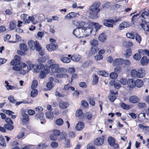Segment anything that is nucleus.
<instances>
[{
  "label": "nucleus",
  "mask_w": 149,
  "mask_h": 149,
  "mask_svg": "<svg viewBox=\"0 0 149 149\" xmlns=\"http://www.w3.org/2000/svg\"><path fill=\"white\" fill-rule=\"evenodd\" d=\"M101 5L99 1H96L93 3L89 8V17L92 19H96L98 17V13L100 11L99 7Z\"/></svg>",
  "instance_id": "1"
},
{
  "label": "nucleus",
  "mask_w": 149,
  "mask_h": 149,
  "mask_svg": "<svg viewBox=\"0 0 149 149\" xmlns=\"http://www.w3.org/2000/svg\"><path fill=\"white\" fill-rule=\"evenodd\" d=\"M140 18L142 22L144 21L145 22L149 23V10L145 9L141 13Z\"/></svg>",
  "instance_id": "2"
},
{
  "label": "nucleus",
  "mask_w": 149,
  "mask_h": 149,
  "mask_svg": "<svg viewBox=\"0 0 149 149\" xmlns=\"http://www.w3.org/2000/svg\"><path fill=\"white\" fill-rule=\"evenodd\" d=\"M49 136L51 140L53 141H56L57 139V137L61 134L60 131L58 130L55 129L49 132Z\"/></svg>",
  "instance_id": "3"
},
{
  "label": "nucleus",
  "mask_w": 149,
  "mask_h": 149,
  "mask_svg": "<svg viewBox=\"0 0 149 149\" xmlns=\"http://www.w3.org/2000/svg\"><path fill=\"white\" fill-rule=\"evenodd\" d=\"M36 119L40 120V123L42 124H44L46 123V120L44 117V114L42 112H38L35 116Z\"/></svg>",
  "instance_id": "4"
},
{
  "label": "nucleus",
  "mask_w": 149,
  "mask_h": 149,
  "mask_svg": "<svg viewBox=\"0 0 149 149\" xmlns=\"http://www.w3.org/2000/svg\"><path fill=\"white\" fill-rule=\"evenodd\" d=\"M15 59H13L11 60L10 63V64L12 65L16 66L20 64V62L21 61L20 57L18 55H16L14 57Z\"/></svg>",
  "instance_id": "5"
},
{
  "label": "nucleus",
  "mask_w": 149,
  "mask_h": 149,
  "mask_svg": "<svg viewBox=\"0 0 149 149\" xmlns=\"http://www.w3.org/2000/svg\"><path fill=\"white\" fill-rule=\"evenodd\" d=\"M80 29L78 28L74 29L73 32V34L76 37L79 38L83 37L82 33L83 31L82 30H80Z\"/></svg>",
  "instance_id": "6"
},
{
  "label": "nucleus",
  "mask_w": 149,
  "mask_h": 149,
  "mask_svg": "<svg viewBox=\"0 0 149 149\" xmlns=\"http://www.w3.org/2000/svg\"><path fill=\"white\" fill-rule=\"evenodd\" d=\"M108 141L109 144L111 146L114 147V148H118L119 145L117 143H115V139L112 137H110L108 139Z\"/></svg>",
  "instance_id": "7"
},
{
  "label": "nucleus",
  "mask_w": 149,
  "mask_h": 149,
  "mask_svg": "<svg viewBox=\"0 0 149 149\" xmlns=\"http://www.w3.org/2000/svg\"><path fill=\"white\" fill-rule=\"evenodd\" d=\"M88 26L85 27L83 28V32L86 33V36L90 35L92 31V26H91L88 23Z\"/></svg>",
  "instance_id": "8"
},
{
  "label": "nucleus",
  "mask_w": 149,
  "mask_h": 149,
  "mask_svg": "<svg viewBox=\"0 0 149 149\" xmlns=\"http://www.w3.org/2000/svg\"><path fill=\"white\" fill-rule=\"evenodd\" d=\"M104 136H102V137H98L94 141L95 144L97 146H100L102 145L104 141Z\"/></svg>",
  "instance_id": "9"
},
{
  "label": "nucleus",
  "mask_w": 149,
  "mask_h": 149,
  "mask_svg": "<svg viewBox=\"0 0 149 149\" xmlns=\"http://www.w3.org/2000/svg\"><path fill=\"white\" fill-rule=\"evenodd\" d=\"M129 101L132 103L135 104L139 102L140 100L139 98L135 95L131 96L129 98Z\"/></svg>",
  "instance_id": "10"
},
{
  "label": "nucleus",
  "mask_w": 149,
  "mask_h": 149,
  "mask_svg": "<svg viewBox=\"0 0 149 149\" xmlns=\"http://www.w3.org/2000/svg\"><path fill=\"white\" fill-rule=\"evenodd\" d=\"M113 21L111 19H108L104 20L103 21V24L105 26L108 27L112 28L113 27L112 22Z\"/></svg>",
  "instance_id": "11"
},
{
  "label": "nucleus",
  "mask_w": 149,
  "mask_h": 149,
  "mask_svg": "<svg viewBox=\"0 0 149 149\" xmlns=\"http://www.w3.org/2000/svg\"><path fill=\"white\" fill-rule=\"evenodd\" d=\"M24 112L22 113V118L21 119V121L24 124L28 122L29 119L28 115L26 114Z\"/></svg>",
  "instance_id": "12"
},
{
  "label": "nucleus",
  "mask_w": 149,
  "mask_h": 149,
  "mask_svg": "<svg viewBox=\"0 0 149 149\" xmlns=\"http://www.w3.org/2000/svg\"><path fill=\"white\" fill-rule=\"evenodd\" d=\"M57 47V45L54 44L53 43H51L47 45L46 46V48L49 51L55 50Z\"/></svg>",
  "instance_id": "13"
},
{
  "label": "nucleus",
  "mask_w": 149,
  "mask_h": 149,
  "mask_svg": "<svg viewBox=\"0 0 149 149\" xmlns=\"http://www.w3.org/2000/svg\"><path fill=\"white\" fill-rule=\"evenodd\" d=\"M84 127V123L82 122L79 121L76 125L75 128L77 130L81 131L83 130Z\"/></svg>",
  "instance_id": "14"
},
{
  "label": "nucleus",
  "mask_w": 149,
  "mask_h": 149,
  "mask_svg": "<svg viewBox=\"0 0 149 149\" xmlns=\"http://www.w3.org/2000/svg\"><path fill=\"white\" fill-rule=\"evenodd\" d=\"M75 116L79 120H83L86 118V114L83 112H76Z\"/></svg>",
  "instance_id": "15"
},
{
  "label": "nucleus",
  "mask_w": 149,
  "mask_h": 149,
  "mask_svg": "<svg viewBox=\"0 0 149 149\" xmlns=\"http://www.w3.org/2000/svg\"><path fill=\"white\" fill-rule=\"evenodd\" d=\"M88 24L91 26H92V27L94 26L96 31L102 27V25H100L99 23L92 22H88Z\"/></svg>",
  "instance_id": "16"
},
{
  "label": "nucleus",
  "mask_w": 149,
  "mask_h": 149,
  "mask_svg": "<svg viewBox=\"0 0 149 149\" xmlns=\"http://www.w3.org/2000/svg\"><path fill=\"white\" fill-rule=\"evenodd\" d=\"M127 84L130 88H133L135 87V81L132 79H129L127 80Z\"/></svg>",
  "instance_id": "17"
},
{
  "label": "nucleus",
  "mask_w": 149,
  "mask_h": 149,
  "mask_svg": "<svg viewBox=\"0 0 149 149\" xmlns=\"http://www.w3.org/2000/svg\"><path fill=\"white\" fill-rule=\"evenodd\" d=\"M137 77L138 78H142L145 75V71L143 68H141L138 70L137 73Z\"/></svg>",
  "instance_id": "18"
},
{
  "label": "nucleus",
  "mask_w": 149,
  "mask_h": 149,
  "mask_svg": "<svg viewBox=\"0 0 149 149\" xmlns=\"http://www.w3.org/2000/svg\"><path fill=\"white\" fill-rule=\"evenodd\" d=\"M74 22H77V24H76V26H78V28L81 29L82 30H83V28L86 27V25L88 24H86L85 22L82 21H80L78 22L76 21Z\"/></svg>",
  "instance_id": "19"
},
{
  "label": "nucleus",
  "mask_w": 149,
  "mask_h": 149,
  "mask_svg": "<svg viewBox=\"0 0 149 149\" xmlns=\"http://www.w3.org/2000/svg\"><path fill=\"white\" fill-rule=\"evenodd\" d=\"M124 60L122 58H118L116 59L113 62V64L114 65H120L123 64Z\"/></svg>",
  "instance_id": "20"
},
{
  "label": "nucleus",
  "mask_w": 149,
  "mask_h": 149,
  "mask_svg": "<svg viewBox=\"0 0 149 149\" xmlns=\"http://www.w3.org/2000/svg\"><path fill=\"white\" fill-rule=\"evenodd\" d=\"M26 66V64L25 63H22L21 65V70H19L20 73L22 74H25L28 72V70H24L22 69V68H25Z\"/></svg>",
  "instance_id": "21"
},
{
  "label": "nucleus",
  "mask_w": 149,
  "mask_h": 149,
  "mask_svg": "<svg viewBox=\"0 0 149 149\" xmlns=\"http://www.w3.org/2000/svg\"><path fill=\"white\" fill-rule=\"evenodd\" d=\"M81 58V56L78 54H74L70 57V59L74 62H78Z\"/></svg>",
  "instance_id": "22"
},
{
  "label": "nucleus",
  "mask_w": 149,
  "mask_h": 149,
  "mask_svg": "<svg viewBox=\"0 0 149 149\" xmlns=\"http://www.w3.org/2000/svg\"><path fill=\"white\" fill-rule=\"evenodd\" d=\"M107 37L106 34L104 33L100 34L98 37V40L101 42H103L106 41Z\"/></svg>",
  "instance_id": "23"
},
{
  "label": "nucleus",
  "mask_w": 149,
  "mask_h": 149,
  "mask_svg": "<svg viewBox=\"0 0 149 149\" xmlns=\"http://www.w3.org/2000/svg\"><path fill=\"white\" fill-rule=\"evenodd\" d=\"M69 104L68 102H62L59 104L60 108L62 109H65L67 108L69 106Z\"/></svg>",
  "instance_id": "24"
},
{
  "label": "nucleus",
  "mask_w": 149,
  "mask_h": 149,
  "mask_svg": "<svg viewBox=\"0 0 149 149\" xmlns=\"http://www.w3.org/2000/svg\"><path fill=\"white\" fill-rule=\"evenodd\" d=\"M98 50L99 48L97 46H93L91 48L90 53L93 55H94L98 51Z\"/></svg>",
  "instance_id": "25"
},
{
  "label": "nucleus",
  "mask_w": 149,
  "mask_h": 149,
  "mask_svg": "<svg viewBox=\"0 0 149 149\" xmlns=\"http://www.w3.org/2000/svg\"><path fill=\"white\" fill-rule=\"evenodd\" d=\"M76 15L77 14L75 13L74 12H70L65 16V19H69L73 18L76 17Z\"/></svg>",
  "instance_id": "26"
},
{
  "label": "nucleus",
  "mask_w": 149,
  "mask_h": 149,
  "mask_svg": "<svg viewBox=\"0 0 149 149\" xmlns=\"http://www.w3.org/2000/svg\"><path fill=\"white\" fill-rule=\"evenodd\" d=\"M143 23L144 22L145 24L143 23L141 24H140V26L144 30L149 31V25L147 24V23L148 22H145L144 21L142 22Z\"/></svg>",
  "instance_id": "27"
},
{
  "label": "nucleus",
  "mask_w": 149,
  "mask_h": 149,
  "mask_svg": "<svg viewBox=\"0 0 149 149\" xmlns=\"http://www.w3.org/2000/svg\"><path fill=\"white\" fill-rule=\"evenodd\" d=\"M149 60L147 57L144 56L141 59L140 62L141 64L143 65H146L149 62Z\"/></svg>",
  "instance_id": "28"
},
{
  "label": "nucleus",
  "mask_w": 149,
  "mask_h": 149,
  "mask_svg": "<svg viewBox=\"0 0 149 149\" xmlns=\"http://www.w3.org/2000/svg\"><path fill=\"white\" fill-rule=\"evenodd\" d=\"M135 86H136L138 88L141 87L143 84V81L139 79H137L135 81Z\"/></svg>",
  "instance_id": "29"
},
{
  "label": "nucleus",
  "mask_w": 149,
  "mask_h": 149,
  "mask_svg": "<svg viewBox=\"0 0 149 149\" xmlns=\"http://www.w3.org/2000/svg\"><path fill=\"white\" fill-rule=\"evenodd\" d=\"M98 81V76L95 74H93V80L92 81V84L93 85L97 84Z\"/></svg>",
  "instance_id": "30"
},
{
  "label": "nucleus",
  "mask_w": 149,
  "mask_h": 149,
  "mask_svg": "<svg viewBox=\"0 0 149 149\" xmlns=\"http://www.w3.org/2000/svg\"><path fill=\"white\" fill-rule=\"evenodd\" d=\"M12 124H10V123L6 124L4 125V127L5 129L9 130H11L14 129V127L12 125Z\"/></svg>",
  "instance_id": "31"
},
{
  "label": "nucleus",
  "mask_w": 149,
  "mask_h": 149,
  "mask_svg": "<svg viewBox=\"0 0 149 149\" xmlns=\"http://www.w3.org/2000/svg\"><path fill=\"white\" fill-rule=\"evenodd\" d=\"M67 72V70L64 68H58L56 70V73H65Z\"/></svg>",
  "instance_id": "32"
},
{
  "label": "nucleus",
  "mask_w": 149,
  "mask_h": 149,
  "mask_svg": "<svg viewBox=\"0 0 149 149\" xmlns=\"http://www.w3.org/2000/svg\"><path fill=\"white\" fill-rule=\"evenodd\" d=\"M0 145L2 146L6 147V144L4 137L2 136H0Z\"/></svg>",
  "instance_id": "33"
},
{
  "label": "nucleus",
  "mask_w": 149,
  "mask_h": 149,
  "mask_svg": "<svg viewBox=\"0 0 149 149\" xmlns=\"http://www.w3.org/2000/svg\"><path fill=\"white\" fill-rule=\"evenodd\" d=\"M28 44L30 49L31 50H34L35 48V41L34 42L31 40L29 41Z\"/></svg>",
  "instance_id": "34"
},
{
  "label": "nucleus",
  "mask_w": 149,
  "mask_h": 149,
  "mask_svg": "<svg viewBox=\"0 0 149 149\" xmlns=\"http://www.w3.org/2000/svg\"><path fill=\"white\" fill-rule=\"evenodd\" d=\"M45 72L44 71H41L40 74H39V77L40 78H43L45 77L46 76V73H48V70H46L45 69Z\"/></svg>",
  "instance_id": "35"
},
{
  "label": "nucleus",
  "mask_w": 149,
  "mask_h": 149,
  "mask_svg": "<svg viewBox=\"0 0 149 149\" xmlns=\"http://www.w3.org/2000/svg\"><path fill=\"white\" fill-rule=\"evenodd\" d=\"M109 100L111 102H113L116 99L117 96L113 94H110L108 97Z\"/></svg>",
  "instance_id": "36"
},
{
  "label": "nucleus",
  "mask_w": 149,
  "mask_h": 149,
  "mask_svg": "<svg viewBox=\"0 0 149 149\" xmlns=\"http://www.w3.org/2000/svg\"><path fill=\"white\" fill-rule=\"evenodd\" d=\"M92 62L91 61H88L84 63L81 67L84 68H85L90 65L92 64Z\"/></svg>",
  "instance_id": "37"
},
{
  "label": "nucleus",
  "mask_w": 149,
  "mask_h": 149,
  "mask_svg": "<svg viewBox=\"0 0 149 149\" xmlns=\"http://www.w3.org/2000/svg\"><path fill=\"white\" fill-rule=\"evenodd\" d=\"M120 106L124 109L127 110L130 109V105L126 104L123 102L120 103Z\"/></svg>",
  "instance_id": "38"
},
{
  "label": "nucleus",
  "mask_w": 149,
  "mask_h": 149,
  "mask_svg": "<svg viewBox=\"0 0 149 149\" xmlns=\"http://www.w3.org/2000/svg\"><path fill=\"white\" fill-rule=\"evenodd\" d=\"M59 67L58 65L56 64L55 63L54 64H53V65H50L49 68L52 69L53 70H54V71H53L56 72V69H58Z\"/></svg>",
  "instance_id": "39"
},
{
  "label": "nucleus",
  "mask_w": 149,
  "mask_h": 149,
  "mask_svg": "<svg viewBox=\"0 0 149 149\" xmlns=\"http://www.w3.org/2000/svg\"><path fill=\"white\" fill-rule=\"evenodd\" d=\"M19 47L20 49L24 52H26L28 50L27 45L24 43L20 44Z\"/></svg>",
  "instance_id": "40"
},
{
  "label": "nucleus",
  "mask_w": 149,
  "mask_h": 149,
  "mask_svg": "<svg viewBox=\"0 0 149 149\" xmlns=\"http://www.w3.org/2000/svg\"><path fill=\"white\" fill-rule=\"evenodd\" d=\"M47 147L45 143H40L36 146V148L38 149H43V148H46Z\"/></svg>",
  "instance_id": "41"
},
{
  "label": "nucleus",
  "mask_w": 149,
  "mask_h": 149,
  "mask_svg": "<svg viewBox=\"0 0 149 149\" xmlns=\"http://www.w3.org/2000/svg\"><path fill=\"white\" fill-rule=\"evenodd\" d=\"M132 54V51L130 49H128L125 51L124 55L125 57L128 58Z\"/></svg>",
  "instance_id": "42"
},
{
  "label": "nucleus",
  "mask_w": 149,
  "mask_h": 149,
  "mask_svg": "<svg viewBox=\"0 0 149 149\" xmlns=\"http://www.w3.org/2000/svg\"><path fill=\"white\" fill-rule=\"evenodd\" d=\"M60 60L64 63H68L70 61V59L68 57H61Z\"/></svg>",
  "instance_id": "43"
},
{
  "label": "nucleus",
  "mask_w": 149,
  "mask_h": 149,
  "mask_svg": "<svg viewBox=\"0 0 149 149\" xmlns=\"http://www.w3.org/2000/svg\"><path fill=\"white\" fill-rule=\"evenodd\" d=\"M63 123V121L61 118L57 119L55 121V124L58 125H61Z\"/></svg>",
  "instance_id": "44"
},
{
  "label": "nucleus",
  "mask_w": 149,
  "mask_h": 149,
  "mask_svg": "<svg viewBox=\"0 0 149 149\" xmlns=\"http://www.w3.org/2000/svg\"><path fill=\"white\" fill-rule=\"evenodd\" d=\"M35 48L37 51H40L42 48L39 42L37 41H35Z\"/></svg>",
  "instance_id": "45"
},
{
  "label": "nucleus",
  "mask_w": 149,
  "mask_h": 149,
  "mask_svg": "<svg viewBox=\"0 0 149 149\" xmlns=\"http://www.w3.org/2000/svg\"><path fill=\"white\" fill-rule=\"evenodd\" d=\"M38 91L36 89H32L31 93V96L32 97H34L37 95Z\"/></svg>",
  "instance_id": "46"
},
{
  "label": "nucleus",
  "mask_w": 149,
  "mask_h": 149,
  "mask_svg": "<svg viewBox=\"0 0 149 149\" xmlns=\"http://www.w3.org/2000/svg\"><path fill=\"white\" fill-rule=\"evenodd\" d=\"M94 116L90 112H86V117L87 119L89 120H91Z\"/></svg>",
  "instance_id": "47"
},
{
  "label": "nucleus",
  "mask_w": 149,
  "mask_h": 149,
  "mask_svg": "<svg viewBox=\"0 0 149 149\" xmlns=\"http://www.w3.org/2000/svg\"><path fill=\"white\" fill-rule=\"evenodd\" d=\"M146 113L144 112H141L139 114V116L140 115H142L145 119L149 120V112Z\"/></svg>",
  "instance_id": "48"
},
{
  "label": "nucleus",
  "mask_w": 149,
  "mask_h": 149,
  "mask_svg": "<svg viewBox=\"0 0 149 149\" xmlns=\"http://www.w3.org/2000/svg\"><path fill=\"white\" fill-rule=\"evenodd\" d=\"M126 36L127 38L132 39H134L135 37L134 32L128 33L126 34Z\"/></svg>",
  "instance_id": "49"
},
{
  "label": "nucleus",
  "mask_w": 149,
  "mask_h": 149,
  "mask_svg": "<svg viewBox=\"0 0 149 149\" xmlns=\"http://www.w3.org/2000/svg\"><path fill=\"white\" fill-rule=\"evenodd\" d=\"M38 84V81L36 80H34L33 81L31 88L32 89H35Z\"/></svg>",
  "instance_id": "50"
},
{
  "label": "nucleus",
  "mask_w": 149,
  "mask_h": 149,
  "mask_svg": "<svg viewBox=\"0 0 149 149\" xmlns=\"http://www.w3.org/2000/svg\"><path fill=\"white\" fill-rule=\"evenodd\" d=\"M137 71L135 70V69H133L132 70L131 72V77L134 78L136 77H137Z\"/></svg>",
  "instance_id": "51"
},
{
  "label": "nucleus",
  "mask_w": 149,
  "mask_h": 149,
  "mask_svg": "<svg viewBox=\"0 0 149 149\" xmlns=\"http://www.w3.org/2000/svg\"><path fill=\"white\" fill-rule=\"evenodd\" d=\"M98 44V41L95 39L93 40L90 42V44L91 46H96Z\"/></svg>",
  "instance_id": "52"
},
{
  "label": "nucleus",
  "mask_w": 149,
  "mask_h": 149,
  "mask_svg": "<svg viewBox=\"0 0 149 149\" xmlns=\"http://www.w3.org/2000/svg\"><path fill=\"white\" fill-rule=\"evenodd\" d=\"M53 112H46L45 115L47 118L50 119L54 117Z\"/></svg>",
  "instance_id": "53"
},
{
  "label": "nucleus",
  "mask_w": 149,
  "mask_h": 149,
  "mask_svg": "<svg viewBox=\"0 0 149 149\" xmlns=\"http://www.w3.org/2000/svg\"><path fill=\"white\" fill-rule=\"evenodd\" d=\"M118 74L115 72H113L110 74V77L112 79H116L118 77Z\"/></svg>",
  "instance_id": "54"
},
{
  "label": "nucleus",
  "mask_w": 149,
  "mask_h": 149,
  "mask_svg": "<svg viewBox=\"0 0 149 149\" xmlns=\"http://www.w3.org/2000/svg\"><path fill=\"white\" fill-rule=\"evenodd\" d=\"M141 55L139 53H138L135 54L133 56L134 58L136 60H140L141 58Z\"/></svg>",
  "instance_id": "55"
},
{
  "label": "nucleus",
  "mask_w": 149,
  "mask_h": 149,
  "mask_svg": "<svg viewBox=\"0 0 149 149\" xmlns=\"http://www.w3.org/2000/svg\"><path fill=\"white\" fill-rule=\"evenodd\" d=\"M16 27V24H15L13 22H10L9 25V28L11 30H13Z\"/></svg>",
  "instance_id": "56"
},
{
  "label": "nucleus",
  "mask_w": 149,
  "mask_h": 149,
  "mask_svg": "<svg viewBox=\"0 0 149 149\" xmlns=\"http://www.w3.org/2000/svg\"><path fill=\"white\" fill-rule=\"evenodd\" d=\"M8 99L9 101L13 103H15L16 102V100H15L14 98V97L11 95L10 96L8 97Z\"/></svg>",
  "instance_id": "57"
},
{
  "label": "nucleus",
  "mask_w": 149,
  "mask_h": 149,
  "mask_svg": "<svg viewBox=\"0 0 149 149\" xmlns=\"http://www.w3.org/2000/svg\"><path fill=\"white\" fill-rule=\"evenodd\" d=\"M137 106L139 109H142L146 107V104L144 103L139 102L137 104Z\"/></svg>",
  "instance_id": "58"
},
{
  "label": "nucleus",
  "mask_w": 149,
  "mask_h": 149,
  "mask_svg": "<svg viewBox=\"0 0 149 149\" xmlns=\"http://www.w3.org/2000/svg\"><path fill=\"white\" fill-rule=\"evenodd\" d=\"M37 38L38 39H41L44 36V33L42 31H39L38 32Z\"/></svg>",
  "instance_id": "59"
},
{
  "label": "nucleus",
  "mask_w": 149,
  "mask_h": 149,
  "mask_svg": "<svg viewBox=\"0 0 149 149\" xmlns=\"http://www.w3.org/2000/svg\"><path fill=\"white\" fill-rule=\"evenodd\" d=\"M57 78H65L66 77H67V74L65 73H61L58 74L56 75Z\"/></svg>",
  "instance_id": "60"
},
{
  "label": "nucleus",
  "mask_w": 149,
  "mask_h": 149,
  "mask_svg": "<svg viewBox=\"0 0 149 149\" xmlns=\"http://www.w3.org/2000/svg\"><path fill=\"white\" fill-rule=\"evenodd\" d=\"M135 39L138 43L139 44L141 43V38L140 36L138 34H136Z\"/></svg>",
  "instance_id": "61"
},
{
  "label": "nucleus",
  "mask_w": 149,
  "mask_h": 149,
  "mask_svg": "<svg viewBox=\"0 0 149 149\" xmlns=\"http://www.w3.org/2000/svg\"><path fill=\"white\" fill-rule=\"evenodd\" d=\"M103 58V56L100 54L97 55L95 56V59L96 61H98L100 60H101Z\"/></svg>",
  "instance_id": "62"
},
{
  "label": "nucleus",
  "mask_w": 149,
  "mask_h": 149,
  "mask_svg": "<svg viewBox=\"0 0 149 149\" xmlns=\"http://www.w3.org/2000/svg\"><path fill=\"white\" fill-rule=\"evenodd\" d=\"M52 82L51 81H49L47 83L46 86L48 88V90H50L52 88Z\"/></svg>",
  "instance_id": "63"
},
{
  "label": "nucleus",
  "mask_w": 149,
  "mask_h": 149,
  "mask_svg": "<svg viewBox=\"0 0 149 149\" xmlns=\"http://www.w3.org/2000/svg\"><path fill=\"white\" fill-rule=\"evenodd\" d=\"M82 105L84 107L87 108L88 107V103L86 100H82L81 101Z\"/></svg>",
  "instance_id": "64"
}]
</instances>
